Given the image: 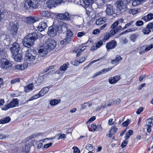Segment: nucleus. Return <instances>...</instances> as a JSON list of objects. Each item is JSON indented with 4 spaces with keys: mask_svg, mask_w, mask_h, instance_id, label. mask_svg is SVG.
I'll return each mask as SVG.
<instances>
[{
    "mask_svg": "<svg viewBox=\"0 0 153 153\" xmlns=\"http://www.w3.org/2000/svg\"><path fill=\"white\" fill-rule=\"evenodd\" d=\"M62 31L61 26H58L56 25L54 27H49L48 28V34L51 37H54L57 33H62Z\"/></svg>",
    "mask_w": 153,
    "mask_h": 153,
    "instance_id": "nucleus-5",
    "label": "nucleus"
},
{
    "mask_svg": "<svg viewBox=\"0 0 153 153\" xmlns=\"http://www.w3.org/2000/svg\"><path fill=\"white\" fill-rule=\"evenodd\" d=\"M20 82V79L19 78L15 79L11 81V84H14L16 82Z\"/></svg>",
    "mask_w": 153,
    "mask_h": 153,
    "instance_id": "nucleus-56",
    "label": "nucleus"
},
{
    "mask_svg": "<svg viewBox=\"0 0 153 153\" xmlns=\"http://www.w3.org/2000/svg\"><path fill=\"white\" fill-rule=\"evenodd\" d=\"M53 144V143H49L46 144L44 145L43 147L45 148H48L50 147Z\"/></svg>",
    "mask_w": 153,
    "mask_h": 153,
    "instance_id": "nucleus-61",
    "label": "nucleus"
},
{
    "mask_svg": "<svg viewBox=\"0 0 153 153\" xmlns=\"http://www.w3.org/2000/svg\"><path fill=\"white\" fill-rule=\"evenodd\" d=\"M86 149L88 150L93 151L94 150L95 148L94 146H93L91 144H88L86 147Z\"/></svg>",
    "mask_w": 153,
    "mask_h": 153,
    "instance_id": "nucleus-43",
    "label": "nucleus"
},
{
    "mask_svg": "<svg viewBox=\"0 0 153 153\" xmlns=\"http://www.w3.org/2000/svg\"><path fill=\"white\" fill-rule=\"evenodd\" d=\"M143 110V107H140L137 111L136 112L137 114H140Z\"/></svg>",
    "mask_w": 153,
    "mask_h": 153,
    "instance_id": "nucleus-63",
    "label": "nucleus"
},
{
    "mask_svg": "<svg viewBox=\"0 0 153 153\" xmlns=\"http://www.w3.org/2000/svg\"><path fill=\"white\" fill-rule=\"evenodd\" d=\"M34 87V84L33 83L29 84L27 86L25 87L24 91L26 92H28L29 91L33 90Z\"/></svg>",
    "mask_w": 153,
    "mask_h": 153,
    "instance_id": "nucleus-30",
    "label": "nucleus"
},
{
    "mask_svg": "<svg viewBox=\"0 0 153 153\" xmlns=\"http://www.w3.org/2000/svg\"><path fill=\"white\" fill-rule=\"evenodd\" d=\"M130 120L129 119H127V120L122 123V125L123 126H127L130 123Z\"/></svg>",
    "mask_w": 153,
    "mask_h": 153,
    "instance_id": "nucleus-55",
    "label": "nucleus"
},
{
    "mask_svg": "<svg viewBox=\"0 0 153 153\" xmlns=\"http://www.w3.org/2000/svg\"><path fill=\"white\" fill-rule=\"evenodd\" d=\"M116 10L118 14H121L127 10V6L124 4L122 0L117 1L116 3Z\"/></svg>",
    "mask_w": 153,
    "mask_h": 153,
    "instance_id": "nucleus-4",
    "label": "nucleus"
},
{
    "mask_svg": "<svg viewBox=\"0 0 153 153\" xmlns=\"http://www.w3.org/2000/svg\"><path fill=\"white\" fill-rule=\"evenodd\" d=\"M44 78L43 76H40L36 81L35 84L37 86L40 85L41 83L43 81Z\"/></svg>",
    "mask_w": 153,
    "mask_h": 153,
    "instance_id": "nucleus-33",
    "label": "nucleus"
},
{
    "mask_svg": "<svg viewBox=\"0 0 153 153\" xmlns=\"http://www.w3.org/2000/svg\"><path fill=\"white\" fill-rule=\"evenodd\" d=\"M18 28L17 25L11 24L8 28L10 33L14 37L17 33Z\"/></svg>",
    "mask_w": 153,
    "mask_h": 153,
    "instance_id": "nucleus-12",
    "label": "nucleus"
},
{
    "mask_svg": "<svg viewBox=\"0 0 153 153\" xmlns=\"http://www.w3.org/2000/svg\"><path fill=\"white\" fill-rule=\"evenodd\" d=\"M111 36V35L109 33H106L104 36V38L102 40L103 42H105L108 40Z\"/></svg>",
    "mask_w": 153,
    "mask_h": 153,
    "instance_id": "nucleus-38",
    "label": "nucleus"
},
{
    "mask_svg": "<svg viewBox=\"0 0 153 153\" xmlns=\"http://www.w3.org/2000/svg\"><path fill=\"white\" fill-rule=\"evenodd\" d=\"M96 119V117L95 116H92L88 120L87 122V123H91L94 121Z\"/></svg>",
    "mask_w": 153,
    "mask_h": 153,
    "instance_id": "nucleus-62",
    "label": "nucleus"
},
{
    "mask_svg": "<svg viewBox=\"0 0 153 153\" xmlns=\"http://www.w3.org/2000/svg\"><path fill=\"white\" fill-rule=\"evenodd\" d=\"M103 57H102V58H98L96 60H94L92 61L87 66L88 67H89L93 63L95 62H96L97 61H98L99 60H100L101 59H102V58H103Z\"/></svg>",
    "mask_w": 153,
    "mask_h": 153,
    "instance_id": "nucleus-53",
    "label": "nucleus"
},
{
    "mask_svg": "<svg viewBox=\"0 0 153 153\" xmlns=\"http://www.w3.org/2000/svg\"><path fill=\"white\" fill-rule=\"evenodd\" d=\"M141 19L146 22L149 21L153 19V14L151 13L142 18Z\"/></svg>",
    "mask_w": 153,
    "mask_h": 153,
    "instance_id": "nucleus-26",
    "label": "nucleus"
},
{
    "mask_svg": "<svg viewBox=\"0 0 153 153\" xmlns=\"http://www.w3.org/2000/svg\"><path fill=\"white\" fill-rule=\"evenodd\" d=\"M113 120V118H110L109 120L108 124L109 125H112L114 124V123Z\"/></svg>",
    "mask_w": 153,
    "mask_h": 153,
    "instance_id": "nucleus-64",
    "label": "nucleus"
},
{
    "mask_svg": "<svg viewBox=\"0 0 153 153\" xmlns=\"http://www.w3.org/2000/svg\"><path fill=\"white\" fill-rule=\"evenodd\" d=\"M152 29L149 23L147 25L146 27L143 29L142 31L144 34H148L151 32L150 29Z\"/></svg>",
    "mask_w": 153,
    "mask_h": 153,
    "instance_id": "nucleus-25",
    "label": "nucleus"
},
{
    "mask_svg": "<svg viewBox=\"0 0 153 153\" xmlns=\"http://www.w3.org/2000/svg\"><path fill=\"white\" fill-rule=\"evenodd\" d=\"M138 12V10L137 9H132L129 11V13L130 14H132L134 15L137 13Z\"/></svg>",
    "mask_w": 153,
    "mask_h": 153,
    "instance_id": "nucleus-40",
    "label": "nucleus"
},
{
    "mask_svg": "<svg viewBox=\"0 0 153 153\" xmlns=\"http://www.w3.org/2000/svg\"><path fill=\"white\" fill-rule=\"evenodd\" d=\"M69 15V14L68 12H65L64 13L59 14L57 16V18L60 19L69 20L71 19Z\"/></svg>",
    "mask_w": 153,
    "mask_h": 153,
    "instance_id": "nucleus-15",
    "label": "nucleus"
},
{
    "mask_svg": "<svg viewBox=\"0 0 153 153\" xmlns=\"http://www.w3.org/2000/svg\"><path fill=\"white\" fill-rule=\"evenodd\" d=\"M152 48H153V44L147 46L145 50H143V52L144 53L146 51H149Z\"/></svg>",
    "mask_w": 153,
    "mask_h": 153,
    "instance_id": "nucleus-52",
    "label": "nucleus"
},
{
    "mask_svg": "<svg viewBox=\"0 0 153 153\" xmlns=\"http://www.w3.org/2000/svg\"><path fill=\"white\" fill-rule=\"evenodd\" d=\"M38 56L37 53L34 49H29L25 53L24 59L28 62H33L38 57Z\"/></svg>",
    "mask_w": 153,
    "mask_h": 153,
    "instance_id": "nucleus-3",
    "label": "nucleus"
},
{
    "mask_svg": "<svg viewBox=\"0 0 153 153\" xmlns=\"http://www.w3.org/2000/svg\"><path fill=\"white\" fill-rule=\"evenodd\" d=\"M38 4L37 0H27L25 1L24 7L27 9L31 7L35 8L38 7Z\"/></svg>",
    "mask_w": 153,
    "mask_h": 153,
    "instance_id": "nucleus-6",
    "label": "nucleus"
},
{
    "mask_svg": "<svg viewBox=\"0 0 153 153\" xmlns=\"http://www.w3.org/2000/svg\"><path fill=\"white\" fill-rule=\"evenodd\" d=\"M60 102V100H58L55 99H52L50 101V104L52 106L55 105Z\"/></svg>",
    "mask_w": 153,
    "mask_h": 153,
    "instance_id": "nucleus-36",
    "label": "nucleus"
},
{
    "mask_svg": "<svg viewBox=\"0 0 153 153\" xmlns=\"http://www.w3.org/2000/svg\"><path fill=\"white\" fill-rule=\"evenodd\" d=\"M31 146L29 143H26L21 149V153H28L30 149Z\"/></svg>",
    "mask_w": 153,
    "mask_h": 153,
    "instance_id": "nucleus-16",
    "label": "nucleus"
},
{
    "mask_svg": "<svg viewBox=\"0 0 153 153\" xmlns=\"http://www.w3.org/2000/svg\"><path fill=\"white\" fill-rule=\"evenodd\" d=\"M39 21V19L37 17H36L30 16L27 17L26 19L27 23L30 24H33Z\"/></svg>",
    "mask_w": 153,
    "mask_h": 153,
    "instance_id": "nucleus-17",
    "label": "nucleus"
},
{
    "mask_svg": "<svg viewBox=\"0 0 153 153\" xmlns=\"http://www.w3.org/2000/svg\"><path fill=\"white\" fill-rule=\"evenodd\" d=\"M40 15L44 17H48L51 16V13L45 10H42L40 11Z\"/></svg>",
    "mask_w": 153,
    "mask_h": 153,
    "instance_id": "nucleus-35",
    "label": "nucleus"
},
{
    "mask_svg": "<svg viewBox=\"0 0 153 153\" xmlns=\"http://www.w3.org/2000/svg\"><path fill=\"white\" fill-rule=\"evenodd\" d=\"M143 21L140 20V21H137L135 23V25L137 26H140L142 25H143Z\"/></svg>",
    "mask_w": 153,
    "mask_h": 153,
    "instance_id": "nucleus-54",
    "label": "nucleus"
},
{
    "mask_svg": "<svg viewBox=\"0 0 153 153\" xmlns=\"http://www.w3.org/2000/svg\"><path fill=\"white\" fill-rule=\"evenodd\" d=\"M47 6L48 8H51L53 7L56 6L55 1L54 0H49L47 2Z\"/></svg>",
    "mask_w": 153,
    "mask_h": 153,
    "instance_id": "nucleus-23",
    "label": "nucleus"
},
{
    "mask_svg": "<svg viewBox=\"0 0 153 153\" xmlns=\"http://www.w3.org/2000/svg\"><path fill=\"white\" fill-rule=\"evenodd\" d=\"M103 44V41L102 40H99L96 44L97 47L99 48L101 47Z\"/></svg>",
    "mask_w": 153,
    "mask_h": 153,
    "instance_id": "nucleus-45",
    "label": "nucleus"
},
{
    "mask_svg": "<svg viewBox=\"0 0 153 153\" xmlns=\"http://www.w3.org/2000/svg\"><path fill=\"white\" fill-rule=\"evenodd\" d=\"M134 22V21H131L129 23L126 24L124 27L123 28V30L128 28Z\"/></svg>",
    "mask_w": 153,
    "mask_h": 153,
    "instance_id": "nucleus-44",
    "label": "nucleus"
},
{
    "mask_svg": "<svg viewBox=\"0 0 153 153\" xmlns=\"http://www.w3.org/2000/svg\"><path fill=\"white\" fill-rule=\"evenodd\" d=\"M48 20L47 19L45 20L44 21L41 22L39 24V26L37 27V29L39 31L42 32L46 29L48 27Z\"/></svg>",
    "mask_w": 153,
    "mask_h": 153,
    "instance_id": "nucleus-10",
    "label": "nucleus"
},
{
    "mask_svg": "<svg viewBox=\"0 0 153 153\" xmlns=\"http://www.w3.org/2000/svg\"><path fill=\"white\" fill-rule=\"evenodd\" d=\"M74 150V153H79L80 152V150L77 147L74 146L72 148Z\"/></svg>",
    "mask_w": 153,
    "mask_h": 153,
    "instance_id": "nucleus-51",
    "label": "nucleus"
},
{
    "mask_svg": "<svg viewBox=\"0 0 153 153\" xmlns=\"http://www.w3.org/2000/svg\"><path fill=\"white\" fill-rule=\"evenodd\" d=\"M124 23V20L123 18L119 19L117 21L114 22L111 26V30H110V33L112 35H114L116 34L119 30H123V28L121 25Z\"/></svg>",
    "mask_w": 153,
    "mask_h": 153,
    "instance_id": "nucleus-2",
    "label": "nucleus"
},
{
    "mask_svg": "<svg viewBox=\"0 0 153 153\" xmlns=\"http://www.w3.org/2000/svg\"><path fill=\"white\" fill-rule=\"evenodd\" d=\"M38 38V36L36 33L33 32L30 33L24 39L23 45L25 47L30 48L33 45L34 42Z\"/></svg>",
    "mask_w": 153,
    "mask_h": 153,
    "instance_id": "nucleus-1",
    "label": "nucleus"
},
{
    "mask_svg": "<svg viewBox=\"0 0 153 153\" xmlns=\"http://www.w3.org/2000/svg\"><path fill=\"white\" fill-rule=\"evenodd\" d=\"M83 3L86 7H88L94 3V0H82Z\"/></svg>",
    "mask_w": 153,
    "mask_h": 153,
    "instance_id": "nucleus-28",
    "label": "nucleus"
},
{
    "mask_svg": "<svg viewBox=\"0 0 153 153\" xmlns=\"http://www.w3.org/2000/svg\"><path fill=\"white\" fill-rule=\"evenodd\" d=\"M10 49L13 56H14L15 58H16L19 50L20 49L19 45L16 42L13 43Z\"/></svg>",
    "mask_w": 153,
    "mask_h": 153,
    "instance_id": "nucleus-7",
    "label": "nucleus"
},
{
    "mask_svg": "<svg viewBox=\"0 0 153 153\" xmlns=\"http://www.w3.org/2000/svg\"><path fill=\"white\" fill-rule=\"evenodd\" d=\"M54 65L50 66L49 68H47L44 69L43 71V73H45L49 71V69H54Z\"/></svg>",
    "mask_w": 153,
    "mask_h": 153,
    "instance_id": "nucleus-48",
    "label": "nucleus"
},
{
    "mask_svg": "<svg viewBox=\"0 0 153 153\" xmlns=\"http://www.w3.org/2000/svg\"><path fill=\"white\" fill-rule=\"evenodd\" d=\"M70 41H68L66 40V38H65V39H64V40H62L61 41H60V44H61L63 45L64 44H65L66 43H68V42H69Z\"/></svg>",
    "mask_w": 153,
    "mask_h": 153,
    "instance_id": "nucleus-60",
    "label": "nucleus"
},
{
    "mask_svg": "<svg viewBox=\"0 0 153 153\" xmlns=\"http://www.w3.org/2000/svg\"><path fill=\"white\" fill-rule=\"evenodd\" d=\"M39 55L42 57L45 56L48 53L47 50L46 48H42L39 51Z\"/></svg>",
    "mask_w": 153,
    "mask_h": 153,
    "instance_id": "nucleus-27",
    "label": "nucleus"
},
{
    "mask_svg": "<svg viewBox=\"0 0 153 153\" xmlns=\"http://www.w3.org/2000/svg\"><path fill=\"white\" fill-rule=\"evenodd\" d=\"M106 20L105 18H100L97 20L96 23V25H100L105 22Z\"/></svg>",
    "mask_w": 153,
    "mask_h": 153,
    "instance_id": "nucleus-34",
    "label": "nucleus"
},
{
    "mask_svg": "<svg viewBox=\"0 0 153 153\" xmlns=\"http://www.w3.org/2000/svg\"><path fill=\"white\" fill-rule=\"evenodd\" d=\"M112 68H105L101 70L100 71L97 72L96 74L94 75V77H96L97 76L100 75L102 74H104L111 70Z\"/></svg>",
    "mask_w": 153,
    "mask_h": 153,
    "instance_id": "nucleus-21",
    "label": "nucleus"
},
{
    "mask_svg": "<svg viewBox=\"0 0 153 153\" xmlns=\"http://www.w3.org/2000/svg\"><path fill=\"white\" fill-rule=\"evenodd\" d=\"M138 36V35L136 34H133L130 36V39L133 42H135L136 39Z\"/></svg>",
    "mask_w": 153,
    "mask_h": 153,
    "instance_id": "nucleus-39",
    "label": "nucleus"
},
{
    "mask_svg": "<svg viewBox=\"0 0 153 153\" xmlns=\"http://www.w3.org/2000/svg\"><path fill=\"white\" fill-rule=\"evenodd\" d=\"M86 33L87 32L85 31L79 32L78 33L77 36L79 37H82L83 36L85 35Z\"/></svg>",
    "mask_w": 153,
    "mask_h": 153,
    "instance_id": "nucleus-50",
    "label": "nucleus"
},
{
    "mask_svg": "<svg viewBox=\"0 0 153 153\" xmlns=\"http://www.w3.org/2000/svg\"><path fill=\"white\" fill-rule=\"evenodd\" d=\"M73 37V35L71 31L68 30L66 33V38L68 41H70Z\"/></svg>",
    "mask_w": 153,
    "mask_h": 153,
    "instance_id": "nucleus-22",
    "label": "nucleus"
},
{
    "mask_svg": "<svg viewBox=\"0 0 153 153\" xmlns=\"http://www.w3.org/2000/svg\"><path fill=\"white\" fill-rule=\"evenodd\" d=\"M117 130L118 128H116V126H111L110 130L109 131V133L108 136L109 137H111L113 134L116 133Z\"/></svg>",
    "mask_w": 153,
    "mask_h": 153,
    "instance_id": "nucleus-24",
    "label": "nucleus"
},
{
    "mask_svg": "<svg viewBox=\"0 0 153 153\" xmlns=\"http://www.w3.org/2000/svg\"><path fill=\"white\" fill-rule=\"evenodd\" d=\"M120 77L119 76H115L111 77L109 79V82L111 84H114L118 82L120 79Z\"/></svg>",
    "mask_w": 153,
    "mask_h": 153,
    "instance_id": "nucleus-18",
    "label": "nucleus"
},
{
    "mask_svg": "<svg viewBox=\"0 0 153 153\" xmlns=\"http://www.w3.org/2000/svg\"><path fill=\"white\" fill-rule=\"evenodd\" d=\"M12 57L13 58L15 59V60L16 59H17V61L18 62H20V60H21V59H22V56H21V55L20 54H17V57H16V58H15L14 57V56H12Z\"/></svg>",
    "mask_w": 153,
    "mask_h": 153,
    "instance_id": "nucleus-57",
    "label": "nucleus"
},
{
    "mask_svg": "<svg viewBox=\"0 0 153 153\" xmlns=\"http://www.w3.org/2000/svg\"><path fill=\"white\" fill-rule=\"evenodd\" d=\"M128 143V140H127L125 139L123 142L121 144V146L122 148L125 147Z\"/></svg>",
    "mask_w": 153,
    "mask_h": 153,
    "instance_id": "nucleus-46",
    "label": "nucleus"
},
{
    "mask_svg": "<svg viewBox=\"0 0 153 153\" xmlns=\"http://www.w3.org/2000/svg\"><path fill=\"white\" fill-rule=\"evenodd\" d=\"M1 65L3 68L6 69L11 67L12 64L8 60L3 58L1 61Z\"/></svg>",
    "mask_w": 153,
    "mask_h": 153,
    "instance_id": "nucleus-11",
    "label": "nucleus"
},
{
    "mask_svg": "<svg viewBox=\"0 0 153 153\" xmlns=\"http://www.w3.org/2000/svg\"><path fill=\"white\" fill-rule=\"evenodd\" d=\"M122 58L120 55H117L115 59L111 60L112 64H118L122 60Z\"/></svg>",
    "mask_w": 153,
    "mask_h": 153,
    "instance_id": "nucleus-31",
    "label": "nucleus"
},
{
    "mask_svg": "<svg viewBox=\"0 0 153 153\" xmlns=\"http://www.w3.org/2000/svg\"><path fill=\"white\" fill-rule=\"evenodd\" d=\"M69 65V64L68 62H66V63L62 65L60 67L59 70L58 71H56V72L57 74H60V71H64L66 70Z\"/></svg>",
    "mask_w": 153,
    "mask_h": 153,
    "instance_id": "nucleus-20",
    "label": "nucleus"
},
{
    "mask_svg": "<svg viewBox=\"0 0 153 153\" xmlns=\"http://www.w3.org/2000/svg\"><path fill=\"white\" fill-rule=\"evenodd\" d=\"M41 134H40L39 133H37L36 134H34L32 135H31L27 137L26 138V140L28 141L29 140H31L33 139V138H34L35 137H37L39 136Z\"/></svg>",
    "mask_w": 153,
    "mask_h": 153,
    "instance_id": "nucleus-37",
    "label": "nucleus"
},
{
    "mask_svg": "<svg viewBox=\"0 0 153 153\" xmlns=\"http://www.w3.org/2000/svg\"><path fill=\"white\" fill-rule=\"evenodd\" d=\"M20 65V69L21 70H24L26 68L27 66V64L26 63H24Z\"/></svg>",
    "mask_w": 153,
    "mask_h": 153,
    "instance_id": "nucleus-47",
    "label": "nucleus"
},
{
    "mask_svg": "<svg viewBox=\"0 0 153 153\" xmlns=\"http://www.w3.org/2000/svg\"><path fill=\"white\" fill-rule=\"evenodd\" d=\"M146 126L147 127V131L150 133L151 131V128L153 126V118H150L146 120Z\"/></svg>",
    "mask_w": 153,
    "mask_h": 153,
    "instance_id": "nucleus-14",
    "label": "nucleus"
},
{
    "mask_svg": "<svg viewBox=\"0 0 153 153\" xmlns=\"http://www.w3.org/2000/svg\"><path fill=\"white\" fill-rule=\"evenodd\" d=\"M57 25L58 26H61L62 27V30L63 28H65L67 29L68 27V25L67 24L63 22H61L60 24L58 25Z\"/></svg>",
    "mask_w": 153,
    "mask_h": 153,
    "instance_id": "nucleus-42",
    "label": "nucleus"
},
{
    "mask_svg": "<svg viewBox=\"0 0 153 153\" xmlns=\"http://www.w3.org/2000/svg\"><path fill=\"white\" fill-rule=\"evenodd\" d=\"M117 42L114 40L109 41L106 45V47L107 50H112L117 45Z\"/></svg>",
    "mask_w": 153,
    "mask_h": 153,
    "instance_id": "nucleus-13",
    "label": "nucleus"
},
{
    "mask_svg": "<svg viewBox=\"0 0 153 153\" xmlns=\"http://www.w3.org/2000/svg\"><path fill=\"white\" fill-rule=\"evenodd\" d=\"M106 12L107 15L111 16L114 13L113 7L111 4H108L106 6Z\"/></svg>",
    "mask_w": 153,
    "mask_h": 153,
    "instance_id": "nucleus-19",
    "label": "nucleus"
},
{
    "mask_svg": "<svg viewBox=\"0 0 153 153\" xmlns=\"http://www.w3.org/2000/svg\"><path fill=\"white\" fill-rule=\"evenodd\" d=\"M11 120V118L8 116L0 120V124H4L9 123Z\"/></svg>",
    "mask_w": 153,
    "mask_h": 153,
    "instance_id": "nucleus-29",
    "label": "nucleus"
},
{
    "mask_svg": "<svg viewBox=\"0 0 153 153\" xmlns=\"http://www.w3.org/2000/svg\"><path fill=\"white\" fill-rule=\"evenodd\" d=\"M45 94L46 92H45L44 91L43 89H42L39 93L40 97L43 96Z\"/></svg>",
    "mask_w": 153,
    "mask_h": 153,
    "instance_id": "nucleus-59",
    "label": "nucleus"
},
{
    "mask_svg": "<svg viewBox=\"0 0 153 153\" xmlns=\"http://www.w3.org/2000/svg\"><path fill=\"white\" fill-rule=\"evenodd\" d=\"M19 101L17 98H14L9 103L3 106L1 109L3 110H7L10 108L16 107L18 105Z\"/></svg>",
    "mask_w": 153,
    "mask_h": 153,
    "instance_id": "nucleus-8",
    "label": "nucleus"
},
{
    "mask_svg": "<svg viewBox=\"0 0 153 153\" xmlns=\"http://www.w3.org/2000/svg\"><path fill=\"white\" fill-rule=\"evenodd\" d=\"M45 46L48 49L51 50L53 49L56 45V43L54 40L51 38L48 39L45 41Z\"/></svg>",
    "mask_w": 153,
    "mask_h": 153,
    "instance_id": "nucleus-9",
    "label": "nucleus"
},
{
    "mask_svg": "<svg viewBox=\"0 0 153 153\" xmlns=\"http://www.w3.org/2000/svg\"><path fill=\"white\" fill-rule=\"evenodd\" d=\"M86 46H83L80 49H78L74 51L75 53H77L76 55L77 57L79 56L80 55L81 53L86 48Z\"/></svg>",
    "mask_w": 153,
    "mask_h": 153,
    "instance_id": "nucleus-32",
    "label": "nucleus"
},
{
    "mask_svg": "<svg viewBox=\"0 0 153 153\" xmlns=\"http://www.w3.org/2000/svg\"><path fill=\"white\" fill-rule=\"evenodd\" d=\"M135 30V28H131L128 29L126 30H125L122 33H121V34H123L124 33H126L127 32H130L131 31H134Z\"/></svg>",
    "mask_w": 153,
    "mask_h": 153,
    "instance_id": "nucleus-49",
    "label": "nucleus"
},
{
    "mask_svg": "<svg viewBox=\"0 0 153 153\" xmlns=\"http://www.w3.org/2000/svg\"><path fill=\"white\" fill-rule=\"evenodd\" d=\"M89 130L93 132H94L97 130L96 125L94 124H91V128L89 129Z\"/></svg>",
    "mask_w": 153,
    "mask_h": 153,
    "instance_id": "nucleus-41",
    "label": "nucleus"
},
{
    "mask_svg": "<svg viewBox=\"0 0 153 153\" xmlns=\"http://www.w3.org/2000/svg\"><path fill=\"white\" fill-rule=\"evenodd\" d=\"M100 33V30L98 29H96L95 30H94L93 32L92 33L94 35H97L98 34Z\"/></svg>",
    "mask_w": 153,
    "mask_h": 153,
    "instance_id": "nucleus-58",
    "label": "nucleus"
}]
</instances>
